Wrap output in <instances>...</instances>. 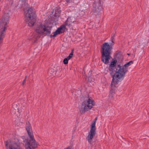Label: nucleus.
Segmentation results:
<instances>
[{
	"label": "nucleus",
	"instance_id": "obj_32",
	"mask_svg": "<svg viewBox=\"0 0 149 149\" xmlns=\"http://www.w3.org/2000/svg\"><path fill=\"white\" fill-rule=\"evenodd\" d=\"M26 78H27V76H26L25 77V78H24V80H25V81H26Z\"/></svg>",
	"mask_w": 149,
	"mask_h": 149
},
{
	"label": "nucleus",
	"instance_id": "obj_19",
	"mask_svg": "<svg viewBox=\"0 0 149 149\" xmlns=\"http://www.w3.org/2000/svg\"><path fill=\"white\" fill-rule=\"evenodd\" d=\"M13 108L15 110L16 109V108L17 109H18V108H17V105L16 103L15 102L13 104Z\"/></svg>",
	"mask_w": 149,
	"mask_h": 149
},
{
	"label": "nucleus",
	"instance_id": "obj_24",
	"mask_svg": "<svg viewBox=\"0 0 149 149\" xmlns=\"http://www.w3.org/2000/svg\"><path fill=\"white\" fill-rule=\"evenodd\" d=\"M72 23H73L76 24H78V21H72Z\"/></svg>",
	"mask_w": 149,
	"mask_h": 149
},
{
	"label": "nucleus",
	"instance_id": "obj_9",
	"mask_svg": "<svg viewBox=\"0 0 149 149\" xmlns=\"http://www.w3.org/2000/svg\"><path fill=\"white\" fill-rule=\"evenodd\" d=\"M5 144L7 149H21L20 147L15 143L10 144L8 141H7Z\"/></svg>",
	"mask_w": 149,
	"mask_h": 149
},
{
	"label": "nucleus",
	"instance_id": "obj_3",
	"mask_svg": "<svg viewBox=\"0 0 149 149\" xmlns=\"http://www.w3.org/2000/svg\"><path fill=\"white\" fill-rule=\"evenodd\" d=\"M115 34H112L111 38V41L109 44L108 42L104 43L101 47V61L104 64H107L109 63L110 56L111 50L112 49L114 42V38Z\"/></svg>",
	"mask_w": 149,
	"mask_h": 149
},
{
	"label": "nucleus",
	"instance_id": "obj_18",
	"mask_svg": "<svg viewBox=\"0 0 149 149\" xmlns=\"http://www.w3.org/2000/svg\"><path fill=\"white\" fill-rule=\"evenodd\" d=\"M53 35H52V34L49 35V36L51 38H52L53 37H55L57 35L60 34L57 30H56L55 31L53 32Z\"/></svg>",
	"mask_w": 149,
	"mask_h": 149
},
{
	"label": "nucleus",
	"instance_id": "obj_25",
	"mask_svg": "<svg viewBox=\"0 0 149 149\" xmlns=\"http://www.w3.org/2000/svg\"><path fill=\"white\" fill-rule=\"evenodd\" d=\"M26 83V81H25V80H23V81H22V85H24Z\"/></svg>",
	"mask_w": 149,
	"mask_h": 149
},
{
	"label": "nucleus",
	"instance_id": "obj_14",
	"mask_svg": "<svg viewBox=\"0 0 149 149\" xmlns=\"http://www.w3.org/2000/svg\"><path fill=\"white\" fill-rule=\"evenodd\" d=\"M73 18V17H69L65 22L63 24L64 25H65V27L67 26L69 27H70L71 23L72 22V19Z\"/></svg>",
	"mask_w": 149,
	"mask_h": 149
},
{
	"label": "nucleus",
	"instance_id": "obj_4",
	"mask_svg": "<svg viewBox=\"0 0 149 149\" xmlns=\"http://www.w3.org/2000/svg\"><path fill=\"white\" fill-rule=\"evenodd\" d=\"M26 129L28 134L29 139L24 136H22L23 144L25 145L26 149H35L37 148L38 144L34 138L32 127L29 122H26Z\"/></svg>",
	"mask_w": 149,
	"mask_h": 149
},
{
	"label": "nucleus",
	"instance_id": "obj_20",
	"mask_svg": "<svg viewBox=\"0 0 149 149\" xmlns=\"http://www.w3.org/2000/svg\"><path fill=\"white\" fill-rule=\"evenodd\" d=\"M133 63V61H129L128 62L126 63V65L129 66Z\"/></svg>",
	"mask_w": 149,
	"mask_h": 149
},
{
	"label": "nucleus",
	"instance_id": "obj_29",
	"mask_svg": "<svg viewBox=\"0 0 149 149\" xmlns=\"http://www.w3.org/2000/svg\"><path fill=\"white\" fill-rule=\"evenodd\" d=\"M97 118L96 117L95 118V119L94 120L96 122L97 120Z\"/></svg>",
	"mask_w": 149,
	"mask_h": 149
},
{
	"label": "nucleus",
	"instance_id": "obj_13",
	"mask_svg": "<svg viewBox=\"0 0 149 149\" xmlns=\"http://www.w3.org/2000/svg\"><path fill=\"white\" fill-rule=\"evenodd\" d=\"M39 36V35L38 33L34 34L33 33H31L29 35L28 39L29 40H31L33 39L34 40V42H36L38 40V38Z\"/></svg>",
	"mask_w": 149,
	"mask_h": 149
},
{
	"label": "nucleus",
	"instance_id": "obj_8",
	"mask_svg": "<svg viewBox=\"0 0 149 149\" xmlns=\"http://www.w3.org/2000/svg\"><path fill=\"white\" fill-rule=\"evenodd\" d=\"M9 15L8 13H6L3 15L0 19V26L6 27L7 28V24L9 22Z\"/></svg>",
	"mask_w": 149,
	"mask_h": 149
},
{
	"label": "nucleus",
	"instance_id": "obj_1",
	"mask_svg": "<svg viewBox=\"0 0 149 149\" xmlns=\"http://www.w3.org/2000/svg\"><path fill=\"white\" fill-rule=\"evenodd\" d=\"M117 62L116 60L113 59L107 68L108 72L112 78V82L116 84L123 79L125 73L128 71L129 67L126 64L122 66L120 64L117 65Z\"/></svg>",
	"mask_w": 149,
	"mask_h": 149
},
{
	"label": "nucleus",
	"instance_id": "obj_26",
	"mask_svg": "<svg viewBox=\"0 0 149 149\" xmlns=\"http://www.w3.org/2000/svg\"><path fill=\"white\" fill-rule=\"evenodd\" d=\"M64 149H72L71 148H70V147L69 146L67 147L66 148H65Z\"/></svg>",
	"mask_w": 149,
	"mask_h": 149
},
{
	"label": "nucleus",
	"instance_id": "obj_11",
	"mask_svg": "<svg viewBox=\"0 0 149 149\" xmlns=\"http://www.w3.org/2000/svg\"><path fill=\"white\" fill-rule=\"evenodd\" d=\"M102 0H97L95 2V12L99 13L102 9V6L101 3V1Z\"/></svg>",
	"mask_w": 149,
	"mask_h": 149
},
{
	"label": "nucleus",
	"instance_id": "obj_23",
	"mask_svg": "<svg viewBox=\"0 0 149 149\" xmlns=\"http://www.w3.org/2000/svg\"><path fill=\"white\" fill-rule=\"evenodd\" d=\"M73 55V54L72 53H70L69 56L66 58H67V59L69 60L72 57Z\"/></svg>",
	"mask_w": 149,
	"mask_h": 149
},
{
	"label": "nucleus",
	"instance_id": "obj_5",
	"mask_svg": "<svg viewBox=\"0 0 149 149\" xmlns=\"http://www.w3.org/2000/svg\"><path fill=\"white\" fill-rule=\"evenodd\" d=\"M85 100L82 102L80 112L81 114L84 113L85 112L91 109L94 105V101L92 99L88 98V97H84Z\"/></svg>",
	"mask_w": 149,
	"mask_h": 149
},
{
	"label": "nucleus",
	"instance_id": "obj_2",
	"mask_svg": "<svg viewBox=\"0 0 149 149\" xmlns=\"http://www.w3.org/2000/svg\"><path fill=\"white\" fill-rule=\"evenodd\" d=\"M21 0L23 3L22 7L24 12L25 21L29 26H32L36 21L35 12L32 7L29 8L28 0Z\"/></svg>",
	"mask_w": 149,
	"mask_h": 149
},
{
	"label": "nucleus",
	"instance_id": "obj_30",
	"mask_svg": "<svg viewBox=\"0 0 149 149\" xmlns=\"http://www.w3.org/2000/svg\"><path fill=\"white\" fill-rule=\"evenodd\" d=\"M26 78H27V76H26L25 77V78H24V80H25V81H26Z\"/></svg>",
	"mask_w": 149,
	"mask_h": 149
},
{
	"label": "nucleus",
	"instance_id": "obj_10",
	"mask_svg": "<svg viewBox=\"0 0 149 149\" xmlns=\"http://www.w3.org/2000/svg\"><path fill=\"white\" fill-rule=\"evenodd\" d=\"M7 28L0 26V45L2 43L4 38L6 34Z\"/></svg>",
	"mask_w": 149,
	"mask_h": 149
},
{
	"label": "nucleus",
	"instance_id": "obj_7",
	"mask_svg": "<svg viewBox=\"0 0 149 149\" xmlns=\"http://www.w3.org/2000/svg\"><path fill=\"white\" fill-rule=\"evenodd\" d=\"M96 122L94 120L93 122L92 123L91 125L90 132L86 138V139L87 140L88 142L91 144H92L93 139L96 133Z\"/></svg>",
	"mask_w": 149,
	"mask_h": 149
},
{
	"label": "nucleus",
	"instance_id": "obj_31",
	"mask_svg": "<svg viewBox=\"0 0 149 149\" xmlns=\"http://www.w3.org/2000/svg\"><path fill=\"white\" fill-rule=\"evenodd\" d=\"M26 78H27V76H26L25 77V78H24V80H25V81H26Z\"/></svg>",
	"mask_w": 149,
	"mask_h": 149
},
{
	"label": "nucleus",
	"instance_id": "obj_16",
	"mask_svg": "<svg viewBox=\"0 0 149 149\" xmlns=\"http://www.w3.org/2000/svg\"><path fill=\"white\" fill-rule=\"evenodd\" d=\"M56 72L57 71L53 69L50 68L49 70L48 74H49L50 75H53L54 76L56 75Z\"/></svg>",
	"mask_w": 149,
	"mask_h": 149
},
{
	"label": "nucleus",
	"instance_id": "obj_34",
	"mask_svg": "<svg viewBox=\"0 0 149 149\" xmlns=\"http://www.w3.org/2000/svg\"><path fill=\"white\" fill-rule=\"evenodd\" d=\"M128 54V55H129V54Z\"/></svg>",
	"mask_w": 149,
	"mask_h": 149
},
{
	"label": "nucleus",
	"instance_id": "obj_22",
	"mask_svg": "<svg viewBox=\"0 0 149 149\" xmlns=\"http://www.w3.org/2000/svg\"><path fill=\"white\" fill-rule=\"evenodd\" d=\"M73 55V54L72 53H70L69 56L66 58H67V59L69 60L72 57Z\"/></svg>",
	"mask_w": 149,
	"mask_h": 149
},
{
	"label": "nucleus",
	"instance_id": "obj_15",
	"mask_svg": "<svg viewBox=\"0 0 149 149\" xmlns=\"http://www.w3.org/2000/svg\"><path fill=\"white\" fill-rule=\"evenodd\" d=\"M66 29V27L64 24L62 25L59 27L57 29V31H58L59 33L60 34L61 33H64L65 31V29Z\"/></svg>",
	"mask_w": 149,
	"mask_h": 149
},
{
	"label": "nucleus",
	"instance_id": "obj_27",
	"mask_svg": "<svg viewBox=\"0 0 149 149\" xmlns=\"http://www.w3.org/2000/svg\"><path fill=\"white\" fill-rule=\"evenodd\" d=\"M70 0H66V1L67 3H69L70 2Z\"/></svg>",
	"mask_w": 149,
	"mask_h": 149
},
{
	"label": "nucleus",
	"instance_id": "obj_33",
	"mask_svg": "<svg viewBox=\"0 0 149 149\" xmlns=\"http://www.w3.org/2000/svg\"><path fill=\"white\" fill-rule=\"evenodd\" d=\"M18 111L19 112V113H21L22 111H21L20 110H19V109H18Z\"/></svg>",
	"mask_w": 149,
	"mask_h": 149
},
{
	"label": "nucleus",
	"instance_id": "obj_21",
	"mask_svg": "<svg viewBox=\"0 0 149 149\" xmlns=\"http://www.w3.org/2000/svg\"><path fill=\"white\" fill-rule=\"evenodd\" d=\"M68 60L66 58H65L63 61V63L65 64H67L68 63Z\"/></svg>",
	"mask_w": 149,
	"mask_h": 149
},
{
	"label": "nucleus",
	"instance_id": "obj_28",
	"mask_svg": "<svg viewBox=\"0 0 149 149\" xmlns=\"http://www.w3.org/2000/svg\"><path fill=\"white\" fill-rule=\"evenodd\" d=\"M74 49H72V51H71V52L70 53H72L73 54V52H74Z\"/></svg>",
	"mask_w": 149,
	"mask_h": 149
},
{
	"label": "nucleus",
	"instance_id": "obj_12",
	"mask_svg": "<svg viewBox=\"0 0 149 149\" xmlns=\"http://www.w3.org/2000/svg\"><path fill=\"white\" fill-rule=\"evenodd\" d=\"M113 83H114V84H117L113 82L112 81L111 83V88L110 90L109 95V98L111 99H112L113 98V96L115 94V90L116 88L115 85H113Z\"/></svg>",
	"mask_w": 149,
	"mask_h": 149
},
{
	"label": "nucleus",
	"instance_id": "obj_17",
	"mask_svg": "<svg viewBox=\"0 0 149 149\" xmlns=\"http://www.w3.org/2000/svg\"><path fill=\"white\" fill-rule=\"evenodd\" d=\"M61 13V10L60 9H56L55 10L54 16L57 17H58Z\"/></svg>",
	"mask_w": 149,
	"mask_h": 149
},
{
	"label": "nucleus",
	"instance_id": "obj_6",
	"mask_svg": "<svg viewBox=\"0 0 149 149\" xmlns=\"http://www.w3.org/2000/svg\"><path fill=\"white\" fill-rule=\"evenodd\" d=\"M37 33H40L42 35L46 36L49 35L51 33V28L48 26H46L42 24H38L35 29Z\"/></svg>",
	"mask_w": 149,
	"mask_h": 149
}]
</instances>
